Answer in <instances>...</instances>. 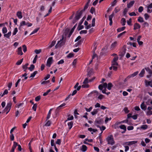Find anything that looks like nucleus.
<instances>
[{
    "label": "nucleus",
    "mask_w": 152,
    "mask_h": 152,
    "mask_svg": "<svg viewBox=\"0 0 152 152\" xmlns=\"http://www.w3.org/2000/svg\"><path fill=\"white\" fill-rule=\"evenodd\" d=\"M69 31V29H66L63 34L62 37L61 39L58 41L57 44L55 46L56 48H58L61 47V46L64 45L65 44V40L64 39V35H65L66 36L67 33H68Z\"/></svg>",
    "instance_id": "1"
},
{
    "label": "nucleus",
    "mask_w": 152,
    "mask_h": 152,
    "mask_svg": "<svg viewBox=\"0 0 152 152\" xmlns=\"http://www.w3.org/2000/svg\"><path fill=\"white\" fill-rule=\"evenodd\" d=\"M108 144L113 145L115 144V142L114 140L113 136L112 135L108 136L106 139Z\"/></svg>",
    "instance_id": "2"
},
{
    "label": "nucleus",
    "mask_w": 152,
    "mask_h": 152,
    "mask_svg": "<svg viewBox=\"0 0 152 152\" xmlns=\"http://www.w3.org/2000/svg\"><path fill=\"white\" fill-rule=\"evenodd\" d=\"M11 106L12 104L11 102L7 103L6 107L3 110L2 113L7 112L6 114H7L10 110Z\"/></svg>",
    "instance_id": "3"
},
{
    "label": "nucleus",
    "mask_w": 152,
    "mask_h": 152,
    "mask_svg": "<svg viewBox=\"0 0 152 152\" xmlns=\"http://www.w3.org/2000/svg\"><path fill=\"white\" fill-rule=\"evenodd\" d=\"M83 12L81 11L77 13L75 17V20L73 21V23L76 22L80 18Z\"/></svg>",
    "instance_id": "4"
},
{
    "label": "nucleus",
    "mask_w": 152,
    "mask_h": 152,
    "mask_svg": "<svg viewBox=\"0 0 152 152\" xmlns=\"http://www.w3.org/2000/svg\"><path fill=\"white\" fill-rule=\"evenodd\" d=\"M145 69L148 74V75H147L146 76L148 78H150L152 76V70H151L148 67L145 68Z\"/></svg>",
    "instance_id": "5"
},
{
    "label": "nucleus",
    "mask_w": 152,
    "mask_h": 152,
    "mask_svg": "<svg viewBox=\"0 0 152 152\" xmlns=\"http://www.w3.org/2000/svg\"><path fill=\"white\" fill-rule=\"evenodd\" d=\"M53 62V57H49L48 59L46 65L48 67H50V66L51 64Z\"/></svg>",
    "instance_id": "6"
},
{
    "label": "nucleus",
    "mask_w": 152,
    "mask_h": 152,
    "mask_svg": "<svg viewBox=\"0 0 152 152\" xmlns=\"http://www.w3.org/2000/svg\"><path fill=\"white\" fill-rule=\"evenodd\" d=\"M103 122V119L97 118L96 119L95 123L98 124H102Z\"/></svg>",
    "instance_id": "7"
},
{
    "label": "nucleus",
    "mask_w": 152,
    "mask_h": 152,
    "mask_svg": "<svg viewBox=\"0 0 152 152\" xmlns=\"http://www.w3.org/2000/svg\"><path fill=\"white\" fill-rule=\"evenodd\" d=\"M114 15V14L113 12L112 14L110 15L109 17V20L110 21V22L109 23V25L110 26H111L113 23L112 21V19Z\"/></svg>",
    "instance_id": "8"
},
{
    "label": "nucleus",
    "mask_w": 152,
    "mask_h": 152,
    "mask_svg": "<svg viewBox=\"0 0 152 152\" xmlns=\"http://www.w3.org/2000/svg\"><path fill=\"white\" fill-rule=\"evenodd\" d=\"M126 46L125 45H124L123 48V51L121 53L120 55V56H124L126 53Z\"/></svg>",
    "instance_id": "9"
},
{
    "label": "nucleus",
    "mask_w": 152,
    "mask_h": 152,
    "mask_svg": "<svg viewBox=\"0 0 152 152\" xmlns=\"http://www.w3.org/2000/svg\"><path fill=\"white\" fill-rule=\"evenodd\" d=\"M77 24H76L73 27V28L71 30V31H70L69 33V35H68V37H69L71 36V35L72 34V33L73 32L74 29H75V28H76V26H77Z\"/></svg>",
    "instance_id": "10"
},
{
    "label": "nucleus",
    "mask_w": 152,
    "mask_h": 152,
    "mask_svg": "<svg viewBox=\"0 0 152 152\" xmlns=\"http://www.w3.org/2000/svg\"><path fill=\"white\" fill-rule=\"evenodd\" d=\"M145 85L146 86H149L152 87V80L150 81H148L147 80H145Z\"/></svg>",
    "instance_id": "11"
},
{
    "label": "nucleus",
    "mask_w": 152,
    "mask_h": 152,
    "mask_svg": "<svg viewBox=\"0 0 152 152\" xmlns=\"http://www.w3.org/2000/svg\"><path fill=\"white\" fill-rule=\"evenodd\" d=\"M140 107L141 108L144 110H146L147 108V106L144 104V102H143L140 105Z\"/></svg>",
    "instance_id": "12"
},
{
    "label": "nucleus",
    "mask_w": 152,
    "mask_h": 152,
    "mask_svg": "<svg viewBox=\"0 0 152 152\" xmlns=\"http://www.w3.org/2000/svg\"><path fill=\"white\" fill-rule=\"evenodd\" d=\"M140 25L139 24L136 23L134 25V29L136 30L140 28Z\"/></svg>",
    "instance_id": "13"
},
{
    "label": "nucleus",
    "mask_w": 152,
    "mask_h": 152,
    "mask_svg": "<svg viewBox=\"0 0 152 152\" xmlns=\"http://www.w3.org/2000/svg\"><path fill=\"white\" fill-rule=\"evenodd\" d=\"M81 86H80L78 87L77 88V90H74L72 92V94H71L72 96H73L76 94L77 93V91H79L80 90L81 88Z\"/></svg>",
    "instance_id": "14"
},
{
    "label": "nucleus",
    "mask_w": 152,
    "mask_h": 152,
    "mask_svg": "<svg viewBox=\"0 0 152 152\" xmlns=\"http://www.w3.org/2000/svg\"><path fill=\"white\" fill-rule=\"evenodd\" d=\"M16 15L18 18L19 19H21L22 18V12L20 11H18L17 12Z\"/></svg>",
    "instance_id": "15"
},
{
    "label": "nucleus",
    "mask_w": 152,
    "mask_h": 152,
    "mask_svg": "<svg viewBox=\"0 0 152 152\" xmlns=\"http://www.w3.org/2000/svg\"><path fill=\"white\" fill-rule=\"evenodd\" d=\"M134 1H131L129 2V3L128 4H127V7L128 8H130L132 6H133V5L134 4Z\"/></svg>",
    "instance_id": "16"
},
{
    "label": "nucleus",
    "mask_w": 152,
    "mask_h": 152,
    "mask_svg": "<svg viewBox=\"0 0 152 152\" xmlns=\"http://www.w3.org/2000/svg\"><path fill=\"white\" fill-rule=\"evenodd\" d=\"M18 54L20 55H22L23 54L22 50V48L20 47L18 48Z\"/></svg>",
    "instance_id": "17"
},
{
    "label": "nucleus",
    "mask_w": 152,
    "mask_h": 152,
    "mask_svg": "<svg viewBox=\"0 0 152 152\" xmlns=\"http://www.w3.org/2000/svg\"><path fill=\"white\" fill-rule=\"evenodd\" d=\"M90 2L89 1H88L85 6L84 7V9L81 10L82 12H83L86 9H87L88 8V7L89 4L90 3Z\"/></svg>",
    "instance_id": "18"
},
{
    "label": "nucleus",
    "mask_w": 152,
    "mask_h": 152,
    "mask_svg": "<svg viewBox=\"0 0 152 152\" xmlns=\"http://www.w3.org/2000/svg\"><path fill=\"white\" fill-rule=\"evenodd\" d=\"M87 147L85 145H83L82 146V148L80 149L83 152L86 151L87 150Z\"/></svg>",
    "instance_id": "19"
},
{
    "label": "nucleus",
    "mask_w": 152,
    "mask_h": 152,
    "mask_svg": "<svg viewBox=\"0 0 152 152\" xmlns=\"http://www.w3.org/2000/svg\"><path fill=\"white\" fill-rule=\"evenodd\" d=\"M126 22V19H125V18H122L121 19V24L122 25H123V26L125 25Z\"/></svg>",
    "instance_id": "20"
},
{
    "label": "nucleus",
    "mask_w": 152,
    "mask_h": 152,
    "mask_svg": "<svg viewBox=\"0 0 152 152\" xmlns=\"http://www.w3.org/2000/svg\"><path fill=\"white\" fill-rule=\"evenodd\" d=\"M11 34V31H9L8 33L7 34H4V36L7 38H10V36Z\"/></svg>",
    "instance_id": "21"
},
{
    "label": "nucleus",
    "mask_w": 152,
    "mask_h": 152,
    "mask_svg": "<svg viewBox=\"0 0 152 152\" xmlns=\"http://www.w3.org/2000/svg\"><path fill=\"white\" fill-rule=\"evenodd\" d=\"M145 73V70L144 69H143L141 72L139 74V75L140 77H143L144 75V74Z\"/></svg>",
    "instance_id": "22"
},
{
    "label": "nucleus",
    "mask_w": 152,
    "mask_h": 152,
    "mask_svg": "<svg viewBox=\"0 0 152 152\" xmlns=\"http://www.w3.org/2000/svg\"><path fill=\"white\" fill-rule=\"evenodd\" d=\"M98 112V109H94L93 111L91 112V114L93 115L96 114Z\"/></svg>",
    "instance_id": "23"
},
{
    "label": "nucleus",
    "mask_w": 152,
    "mask_h": 152,
    "mask_svg": "<svg viewBox=\"0 0 152 152\" xmlns=\"http://www.w3.org/2000/svg\"><path fill=\"white\" fill-rule=\"evenodd\" d=\"M137 142V141H132L130 142H127L126 143H127V145H132L134 144Z\"/></svg>",
    "instance_id": "24"
},
{
    "label": "nucleus",
    "mask_w": 152,
    "mask_h": 152,
    "mask_svg": "<svg viewBox=\"0 0 152 152\" xmlns=\"http://www.w3.org/2000/svg\"><path fill=\"white\" fill-rule=\"evenodd\" d=\"M113 87V85L112 83H108V86L107 85V88L108 90H110Z\"/></svg>",
    "instance_id": "25"
},
{
    "label": "nucleus",
    "mask_w": 152,
    "mask_h": 152,
    "mask_svg": "<svg viewBox=\"0 0 152 152\" xmlns=\"http://www.w3.org/2000/svg\"><path fill=\"white\" fill-rule=\"evenodd\" d=\"M125 28V26H123L122 27L118 28L117 29V31L118 32H120L122 31H124Z\"/></svg>",
    "instance_id": "26"
},
{
    "label": "nucleus",
    "mask_w": 152,
    "mask_h": 152,
    "mask_svg": "<svg viewBox=\"0 0 152 152\" xmlns=\"http://www.w3.org/2000/svg\"><path fill=\"white\" fill-rule=\"evenodd\" d=\"M138 72L137 71V72H135L134 73L130 75H129V76L130 77V78H131V77H134L135 76H136L138 74Z\"/></svg>",
    "instance_id": "27"
},
{
    "label": "nucleus",
    "mask_w": 152,
    "mask_h": 152,
    "mask_svg": "<svg viewBox=\"0 0 152 152\" xmlns=\"http://www.w3.org/2000/svg\"><path fill=\"white\" fill-rule=\"evenodd\" d=\"M117 45V42L115 41L112 44L111 46V48H114Z\"/></svg>",
    "instance_id": "28"
},
{
    "label": "nucleus",
    "mask_w": 152,
    "mask_h": 152,
    "mask_svg": "<svg viewBox=\"0 0 152 152\" xmlns=\"http://www.w3.org/2000/svg\"><path fill=\"white\" fill-rule=\"evenodd\" d=\"M73 124V122L72 121H71L68 124V125L69 126V129H71L72 126Z\"/></svg>",
    "instance_id": "29"
},
{
    "label": "nucleus",
    "mask_w": 152,
    "mask_h": 152,
    "mask_svg": "<svg viewBox=\"0 0 152 152\" xmlns=\"http://www.w3.org/2000/svg\"><path fill=\"white\" fill-rule=\"evenodd\" d=\"M56 41H53L51 44L48 47V48H52V47L54 46L55 44H56Z\"/></svg>",
    "instance_id": "30"
},
{
    "label": "nucleus",
    "mask_w": 152,
    "mask_h": 152,
    "mask_svg": "<svg viewBox=\"0 0 152 152\" xmlns=\"http://www.w3.org/2000/svg\"><path fill=\"white\" fill-rule=\"evenodd\" d=\"M88 130L90 131H93V132H95L97 131V129H93L91 128H88Z\"/></svg>",
    "instance_id": "31"
},
{
    "label": "nucleus",
    "mask_w": 152,
    "mask_h": 152,
    "mask_svg": "<svg viewBox=\"0 0 152 152\" xmlns=\"http://www.w3.org/2000/svg\"><path fill=\"white\" fill-rule=\"evenodd\" d=\"M147 128L148 126L146 125H142L140 126V128L144 130L146 129Z\"/></svg>",
    "instance_id": "32"
},
{
    "label": "nucleus",
    "mask_w": 152,
    "mask_h": 152,
    "mask_svg": "<svg viewBox=\"0 0 152 152\" xmlns=\"http://www.w3.org/2000/svg\"><path fill=\"white\" fill-rule=\"evenodd\" d=\"M119 127L120 129H123L124 130H126V126L124 125H121Z\"/></svg>",
    "instance_id": "33"
},
{
    "label": "nucleus",
    "mask_w": 152,
    "mask_h": 152,
    "mask_svg": "<svg viewBox=\"0 0 152 152\" xmlns=\"http://www.w3.org/2000/svg\"><path fill=\"white\" fill-rule=\"evenodd\" d=\"M37 71H34L33 73L31 74L30 77H34L35 75L37 73Z\"/></svg>",
    "instance_id": "34"
},
{
    "label": "nucleus",
    "mask_w": 152,
    "mask_h": 152,
    "mask_svg": "<svg viewBox=\"0 0 152 152\" xmlns=\"http://www.w3.org/2000/svg\"><path fill=\"white\" fill-rule=\"evenodd\" d=\"M23 60V58H22L20 60H18L16 63V64L17 65H20L22 63Z\"/></svg>",
    "instance_id": "35"
},
{
    "label": "nucleus",
    "mask_w": 152,
    "mask_h": 152,
    "mask_svg": "<svg viewBox=\"0 0 152 152\" xmlns=\"http://www.w3.org/2000/svg\"><path fill=\"white\" fill-rule=\"evenodd\" d=\"M34 66L33 64H31L30 67L28 68V69L30 71H32L34 68Z\"/></svg>",
    "instance_id": "36"
},
{
    "label": "nucleus",
    "mask_w": 152,
    "mask_h": 152,
    "mask_svg": "<svg viewBox=\"0 0 152 152\" xmlns=\"http://www.w3.org/2000/svg\"><path fill=\"white\" fill-rule=\"evenodd\" d=\"M2 32L4 34H5L7 32V29L6 27H4L2 29Z\"/></svg>",
    "instance_id": "37"
},
{
    "label": "nucleus",
    "mask_w": 152,
    "mask_h": 152,
    "mask_svg": "<svg viewBox=\"0 0 152 152\" xmlns=\"http://www.w3.org/2000/svg\"><path fill=\"white\" fill-rule=\"evenodd\" d=\"M18 145V143L15 142H13V145L12 147V148L15 149L16 148L17 146Z\"/></svg>",
    "instance_id": "38"
},
{
    "label": "nucleus",
    "mask_w": 152,
    "mask_h": 152,
    "mask_svg": "<svg viewBox=\"0 0 152 152\" xmlns=\"http://www.w3.org/2000/svg\"><path fill=\"white\" fill-rule=\"evenodd\" d=\"M84 28V26L83 25L81 26V25H79H79L77 28V29L78 31H79L82 29H83Z\"/></svg>",
    "instance_id": "39"
},
{
    "label": "nucleus",
    "mask_w": 152,
    "mask_h": 152,
    "mask_svg": "<svg viewBox=\"0 0 152 152\" xmlns=\"http://www.w3.org/2000/svg\"><path fill=\"white\" fill-rule=\"evenodd\" d=\"M51 121H50L48 120L45 125V126H50L51 124Z\"/></svg>",
    "instance_id": "40"
},
{
    "label": "nucleus",
    "mask_w": 152,
    "mask_h": 152,
    "mask_svg": "<svg viewBox=\"0 0 152 152\" xmlns=\"http://www.w3.org/2000/svg\"><path fill=\"white\" fill-rule=\"evenodd\" d=\"M26 23L25 21H22L20 23V27H21V26L23 25H26Z\"/></svg>",
    "instance_id": "41"
},
{
    "label": "nucleus",
    "mask_w": 152,
    "mask_h": 152,
    "mask_svg": "<svg viewBox=\"0 0 152 152\" xmlns=\"http://www.w3.org/2000/svg\"><path fill=\"white\" fill-rule=\"evenodd\" d=\"M95 12V9L93 7H91V9L90 10V12L93 14V13Z\"/></svg>",
    "instance_id": "42"
},
{
    "label": "nucleus",
    "mask_w": 152,
    "mask_h": 152,
    "mask_svg": "<svg viewBox=\"0 0 152 152\" xmlns=\"http://www.w3.org/2000/svg\"><path fill=\"white\" fill-rule=\"evenodd\" d=\"M137 20L138 22L141 23H142L144 22L143 18L141 17H139Z\"/></svg>",
    "instance_id": "43"
},
{
    "label": "nucleus",
    "mask_w": 152,
    "mask_h": 152,
    "mask_svg": "<svg viewBox=\"0 0 152 152\" xmlns=\"http://www.w3.org/2000/svg\"><path fill=\"white\" fill-rule=\"evenodd\" d=\"M95 18H94L92 20V24L91 26L92 27H94L95 25Z\"/></svg>",
    "instance_id": "44"
},
{
    "label": "nucleus",
    "mask_w": 152,
    "mask_h": 152,
    "mask_svg": "<svg viewBox=\"0 0 152 152\" xmlns=\"http://www.w3.org/2000/svg\"><path fill=\"white\" fill-rule=\"evenodd\" d=\"M22 47L23 48V52L25 53L27 51V48L25 45H23L22 46Z\"/></svg>",
    "instance_id": "45"
},
{
    "label": "nucleus",
    "mask_w": 152,
    "mask_h": 152,
    "mask_svg": "<svg viewBox=\"0 0 152 152\" xmlns=\"http://www.w3.org/2000/svg\"><path fill=\"white\" fill-rule=\"evenodd\" d=\"M8 90L7 89H5L4 90V93H3V94L1 95V97H3L5 95L7 94L8 93Z\"/></svg>",
    "instance_id": "46"
},
{
    "label": "nucleus",
    "mask_w": 152,
    "mask_h": 152,
    "mask_svg": "<svg viewBox=\"0 0 152 152\" xmlns=\"http://www.w3.org/2000/svg\"><path fill=\"white\" fill-rule=\"evenodd\" d=\"M18 30L17 28H15L14 29V30L13 32L12 35H15L16 33L18 32Z\"/></svg>",
    "instance_id": "47"
},
{
    "label": "nucleus",
    "mask_w": 152,
    "mask_h": 152,
    "mask_svg": "<svg viewBox=\"0 0 152 152\" xmlns=\"http://www.w3.org/2000/svg\"><path fill=\"white\" fill-rule=\"evenodd\" d=\"M39 28H36L35 29H34L32 32L30 34V35H31L34 34L36 33L38 30H39Z\"/></svg>",
    "instance_id": "48"
},
{
    "label": "nucleus",
    "mask_w": 152,
    "mask_h": 152,
    "mask_svg": "<svg viewBox=\"0 0 152 152\" xmlns=\"http://www.w3.org/2000/svg\"><path fill=\"white\" fill-rule=\"evenodd\" d=\"M37 106V104H34V105L32 107V109L34 110L35 111L36 110V108Z\"/></svg>",
    "instance_id": "49"
},
{
    "label": "nucleus",
    "mask_w": 152,
    "mask_h": 152,
    "mask_svg": "<svg viewBox=\"0 0 152 152\" xmlns=\"http://www.w3.org/2000/svg\"><path fill=\"white\" fill-rule=\"evenodd\" d=\"M37 58V55H36L33 61V64H35L36 63Z\"/></svg>",
    "instance_id": "50"
},
{
    "label": "nucleus",
    "mask_w": 152,
    "mask_h": 152,
    "mask_svg": "<svg viewBox=\"0 0 152 152\" xmlns=\"http://www.w3.org/2000/svg\"><path fill=\"white\" fill-rule=\"evenodd\" d=\"M28 63H26L25 65H23L22 66L23 68V69H26L28 68Z\"/></svg>",
    "instance_id": "51"
},
{
    "label": "nucleus",
    "mask_w": 152,
    "mask_h": 152,
    "mask_svg": "<svg viewBox=\"0 0 152 152\" xmlns=\"http://www.w3.org/2000/svg\"><path fill=\"white\" fill-rule=\"evenodd\" d=\"M128 11V9H127V8H125L124 9V12H123V14H124V15H126V14Z\"/></svg>",
    "instance_id": "52"
},
{
    "label": "nucleus",
    "mask_w": 152,
    "mask_h": 152,
    "mask_svg": "<svg viewBox=\"0 0 152 152\" xmlns=\"http://www.w3.org/2000/svg\"><path fill=\"white\" fill-rule=\"evenodd\" d=\"M51 91L50 89H49L45 93L43 94V96H45L48 95L49 92H50Z\"/></svg>",
    "instance_id": "53"
},
{
    "label": "nucleus",
    "mask_w": 152,
    "mask_h": 152,
    "mask_svg": "<svg viewBox=\"0 0 152 152\" xmlns=\"http://www.w3.org/2000/svg\"><path fill=\"white\" fill-rule=\"evenodd\" d=\"M41 97L40 96H37L35 98V100L36 101L38 102L40 99Z\"/></svg>",
    "instance_id": "54"
},
{
    "label": "nucleus",
    "mask_w": 152,
    "mask_h": 152,
    "mask_svg": "<svg viewBox=\"0 0 152 152\" xmlns=\"http://www.w3.org/2000/svg\"><path fill=\"white\" fill-rule=\"evenodd\" d=\"M117 2V0H114L113 2L111 3V6H114L116 3Z\"/></svg>",
    "instance_id": "55"
},
{
    "label": "nucleus",
    "mask_w": 152,
    "mask_h": 152,
    "mask_svg": "<svg viewBox=\"0 0 152 152\" xmlns=\"http://www.w3.org/2000/svg\"><path fill=\"white\" fill-rule=\"evenodd\" d=\"M74 56V54L72 53H69L67 56V58H70L72 57H73Z\"/></svg>",
    "instance_id": "56"
},
{
    "label": "nucleus",
    "mask_w": 152,
    "mask_h": 152,
    "mask_svg": "<svg viewBox=\"0 0 152 152\" xmlns=\"http://www.w3.org/2000/svg\"><path fill=\"white\" fill-rule=\"evenodd\" d=\"M144 16H145V19L146 20L148 19L149 18V15L148 14H147V13H145V14Z\"/></svg>",
    "instance_id": "57"
},
{
    "label": "nucleus",
    "mask_w": 152,
    "mask_h": 152,
    "mask_svg": "<svg viewBox=\"0 0 152 152\" xmlns=\"http://www.w3.org/2000/svg\"><path fill=\"white\" fill-rule=\"evenodd\" d=\"M34 52L37 54H38L41 52V49L36 50H35Z\"/></svg>",
    "instance_id": "58"
},
{
    "label": "nucleus",
    "mask_w": 152,
    "mask_h": 152,
    "mask_svg": "<svg viewBox=\"0 0 152 152\" xmlns=\"http://www.w3.org/2000/svg\"><path fill=\"white\" fill-rule=\"evenodd\" d=\"M87 31L86 30H82L80 32V34H86L87 33Z\"/></svg>",
    "instance_id": "59"
},
{
    "label": "nucleus",
    "mask_w": 152,
    "mask_h": 152,
    "mask_svg": "<svg viewBox=\"0 0 152 152\" xmlns=\"http://www.w3.org/2000/svg\"><path fill=\"white\" fill-rule=\"evenodd\" d=\"M102 84L105 89H106V88H107V83H104Z\"/></svg>",
    "instance_id": "60"
},
{
    "label": "nucleus",
    "mask_w": 152,
    "mask_h": 152,
    "mask_svg": "<svg viewBox=\"0 0 152 152\" xmlns=\"http://www.w3.org/2000/svg\"><path fill=\"white\" fill-rule=\"evenodd\" d=\"M112 66H118V64L117 62L116 61H112Z\"/></svg>",
    "instance_id": "61"
},
{
    "label": "nucleus",
    "mask_w": 152,
    "mask_h": 152,
    "mask_svg": "<svg viewBox=\"0 0 152 152\" xmlns=\"http://www.w3.org/2000/svg\"><path fill=\"white\" fill-rule=\"evenodd\" d=\"M131 22L132 19L131 18L129 19V20L128 21H127V24L129 26L131 25Z\"/></svg>",
    "instance_id": "62"
},
{
    "label": "nucleus",
    "mask_w": 152,
    "mask_h": 152,
    "mask_svg": "<svg viewBox=\"0 0 152 152\" xmlns=\"http://www.w3.org/2000/svg\"><path fill=\"white\" fill-rule=\"evenodd\" d=\"M85 109L87 112H89L91 111V110L92 109V107H91L88 109L86 108H85Z\"/></svg>",
    "instance_id": "63"
},
{
    "label": "nucleus",
    "mask_w": 152,
    "mask_h": 152,
    "mask_svg": "<svg viewBox=\"0 0 152 152\" xmlns=\"http://www.w3.org/2000/svg\"><path fill=\"white\" fill-rule=\"evenodd\" d=\"M143 10V7H139L138 9V12H142Z\"/></svg>",
    "instance_id": "64"
}]
</instances>
